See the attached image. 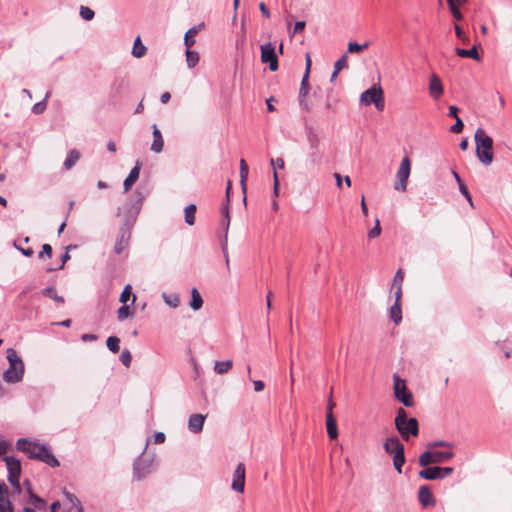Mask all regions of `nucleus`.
<instances>
[{
  "instance_id": "16",
  "label": "nucleus",
  "mask_w": 512,
  "mask_h": 512,
  "mask_svg": "<svg viewBox=\"0 0 512 512\" xmlns=\"http://www.w3.org/2000/svg\"><path fill=\"white\" fill-rule=\"evenodd\" d=\"M429 94L435 100H438L443 94V85L440 78L433 73L429 80Z\"/></svg>"
},
{
  "instance_id": "19",
  "label": "nucleus",
  "mask_w": 512,
  "mask_h": 512,
  "mask_svg": "<svg viewBox=\"0 0 512 512\" xmlns=\"http://www.w3.org/2000/svg\"><path fill=\"white\" fill-rule=\"evenodd\" d=\"M306 138L309 145V150H322L320 136L313 127L307 128Z\"/></svg>"
},
{
  "instance_id": "27",
  "label": "nucleus",
  "mask_w": 512,
  "mask_h": 512,
  "mask_svg": "<svg viewBox=\"0 0 512 512\" xmlns=\"http://www.w3.org/2000/svg\"><path fill=\"white\" fill-rule=\"evenodd\" d=\"M196 210L197 208L195 204H189L184 210L185 223L189 226H192L195 223Z\"/></svg>"
},
{
  "instance_id": "4",
  "label": "nucleus",
  "mask_w": 512,
  "mask_h": 512,
  "mask_svg": "<svg viewBox=\"0 0 512 512\" xmlns=\"http://www.w3.org/2000/svg\"><path fill=\"white\" fill-rule=\"evenodd\" d=\"M383 449L386 454L392 456L393 466L395 470L401 474L402 467L405 464V450L404 445L396 435L387 437L383 443Z\"/></svg>"
},
{
  "instance_id": "44",
  "label": "nucleus",
  "mask_w": 512,
  "mask_h": 512,
  "mask_svg": "<svg viewBox=\"0 0 512 512\" xmlns=\"http://www.w3.org/2000/svg\"><path fill=\"white\" fill-rule=\"evenodd\" d=\"M94 11L87 6L80 7V16L86 21H90L94 18Z\"/></svg>"
},
{
  "instance_id": "43",
  "label": "nucleus",
  "mask_w": 512,
  "mask_h": 512,
  "mask_svg": "<svg viewBox=\"0 0 512 512\" xmlns=\"http://www.w3.org/2000/svg\"><path fill=\"white\" fill-rule=\"evenodd\" d=\"M368 43L365 42L364 44H358L356 42H349L348 43V52L349 53H358L368 47Z\"/></svg>"
},
{
  "instance_id": "63",
  "label": "nucleus",
  "mask_w": 512,
  "mask_h": 512,
  "mask_svg": "<svg viewBox=\"0 0 512 512\" xmlns=\"http://www.w3.org/2000/svg\"><path fill=\"white\" fill-rule=\"evenodd\" d=\"M305 22L304 21H297L294 25V33H301L305 29Z\"/></svg>"
},
{
  "instance_id": "42",
  "label": "nucleus",
  "mask_w": 512,
  "mask_h": 512,
  "mask_svg": "<svg viewBox=\"0 0 512 512\" xmlns=\"http://www.w3.org/2000/svg\"><path fill=\"white\" fill-rule=\"evenodd\" d=\"M128 246V238H125L124 235L120 237L114 247V251L116 254H121L124 249Z\"/></svg>"
},
{
  "instance_id": "47",
  "label": "nucleus",
  "mask_w": 512,
  "mask_h": 512,
  "mask_svg": "<svg viewBox=\"0 0 512 512\" xmlns=\"http://www.w3.org/2000/svg\"><path fill=\"white\" fill-rule=\"evenodd\" d=\"M120 360L125 367H129L132 361V355L128 349H124L120 355Z\"/></svg>"
},
{
  "instance_id": "39",
  "label": "nucleus",
  "mask_w": 512,
  "mask_h": 512,
  "mask_svg": "<svg viewBox=\"0 0 512 512\" xmlns=\"http://www.w3.org/2000/svg\"><path fill=\"white\" fill-rule=\"evenodd\" d=\"M119 344H120V339L116 336H110L106 340L107 348L113 353L119 352V350H120Z\"/></svg>"
},
{
  "instance_id": "54",
  "label": "nucleus",
  "mask_w": 512,
  "mask_h": 512,
  "mask_svg": "<svg viewBox=\"0 0 512 512\" xmlns=\"http://www.w3.org/2000/svg\"><path fill=\"white\" fill-rule=\"evenodd\" d=\"M270 164H271L274 172H276V168L283 169L285 166L283 158L271 159Z\"/></svg>"
},
{
  "instance_id": "51",
  "label": "nucleus",
  "mask_w": 512,
  "mask_h": 512,
  "mask_svg": "<svg viewBox=\"0 0 512 512\" xmlns=\"http://www.w3.org/2000/svg\"><path fill=\"white\" fill-rule=\"evenodd\" d=\"M463 128H464L463 121L460 118H457L456 122L451 126L450 131L452 133L458 134V133L462 132Z\"/></svg>"
},
{
  "instance_id": "15",
  "label": "nucleus",
  "mask_w": 512,
  "mask_h": 512,
  "mask_svg": "<svg viewBox=\"0 0 512 512\" xmlns=\"http://www.w3.org/2000/svg\"><path fill=\"white\" fill-rule=\"evenodd\" d=\"M324 158V152L322 150H309L306 155L305 163L309 170L320 167Z\"/></svg>"
},
{
  "instance_id": "52",
  "label": "nucleus",
  "mask_w": 512,
  "mask_h": 512,
  "mask_svg": "<svg viewBox=\"0 0 512 512\" xmlns=\"http://www.w3.org/2000/svg\"><path fill=\"white\" fill-rule=\"evenodd\" d=\"M381 233V228L379 224V220H376L375 226L368 232V237L373 239L379 236Z\"/></svg>"
},
{
  "instance_id": "49",
  "label": "nucleus",
  "mask_w": 512,
  "mask_h": 512,
  "mask_svg": "<svg viewBox=\"0 0 512 512\" xmlns=\"http://www.w3.org/2000/svg\"><path fill=\"white\" fill-rule=\"evenodd\" d=\"M28 494L31 499V502L35 505L36 508H39V505L44 504V500L42 498H40L39 496H37L36 494H34L31 490V488H28Z\"/></svg>"
},
{
  "instance_id": "48",
  "label": "nucleus",
  "mask_w": 512,
  "mask_h": 512,
  "mask_svg": "<svg viewBox=\"0 0 512 512\" xmlns=\"http://www.w3.org/2000/svg\"><path fill=\"white\" fill-rule=\"evenodd\" d=\"M403 280H404V272L402 271V269H398V271L396 272L394 279H393L392 288L402 287Z\"/></svg>"
},
{
  "instance_id": "14",
  "label": "nucleus",
  "mask_w": 512,
  "mask_h": 512,
  "mask_svg": "<svg viewBox=\"0 0 512 512\" xmlns=\"http://www.w3.org/2000/svg\"><path fill=\"white\" fill-rule=\"evenodd\" d=\"M261 49V60L264 64H278L277 55L275 53V47L272 43L268 42L260 47Z\"/></svg>"
},
{
  "instance_id": "3",
  "label": "nucleus",
  "mask_w": 512,
  "mask_h": 512,
  "mask_svg": "<svg viewBox=\"0 0 512 512\" xmlns=\"http://www.w3.org/2000/svg\"><path fill=\"white\" fill-rule=\"evenodd\" d=\"M7 360L9 367L3 372V380L6 383H18L24 376V363L16 350L13 348L7 349Z\"/></svg>"
},
{
  "instance_id": "41",
  "label": "nucleus",
  "mask_w": 512,
  "mask_h": 512,
  "mask_svg": "<svg viewBox=\"0 0 512 512\" xmlns=\"http://www.w3.org/2000/svg\"><path fill=\"white\" fill-rule=\"evenodd\" d=\"M131 316L130 307L127 304H123L118 310H117V319L119 321H124L128 317Z\"/></svg>"
},
{
  "instance_id": "55",
  "label": "nucleus",
  "mask_w": 512,
  "mask_h": 512,
  "mask_svg": "<svg viewBox=\"0 0 512 512\" xmlns=\"http://www.w3.org/2000/svg\"><path fill=\"white\" fill-rule=\"evenodd\" d=\"M13 245L17 250H19L26 257H31L34 254V251L32 248H23V247L19 246L16 241H14Z\"/></svg>"
},
{
  "instance_id": "31",
  "label": "nucleus",
  "mask_w": 512,
  "mask_h": 512,
  "mask_svg": "<svg viewBox=\"0 0 512 512\" xmlns=\"http://www.w3.org/2000/svg\"><path fill=\"white\" fill-rule=\"evenodd\" d=\"M80 158V153L77 150H71L66 160L64 161V167L66 170H70Z\"/></svg>"
},
{
  "instance_id": "64",
  "label": "nucleus",
  "mask_w": 512,
  "mask_h": 512,
  "mask_svg": "<svg viewBox=\"0 0 512 512\" xmlns=\"http://www.w3.org/2000/svg\"><path fill=\"white\" fill-rule=\"evenodd\" d=\"M253 386H254V391L255 392H260L264 389L265 385H264V382L261 381V380H254L253 381Z\"/></svg>"
},
{
  "instance_id": "9",
  "label": "nucleus",
  "mask_w": 512,
  "mask_h": 512,
  "mask_svg": "<svg viewBox=\"0 0 512 512\" xmlns=\"http://www.w3.org/2000/svg\"><path fill=\"white\" fill-rule=\"evenodd\" d=\"M143 453L133 463V475L137 480H142L152 472L153 460L143 458Z\"/></svg>"
},
{
  "instance_id": "22",
  "label": "nucleus",
  "mask_w": 512,
  "mask_h": 512,
  "mask_svg": "<svg viewBox=\"0 0 512 512\" xmlns=\"http://www.w3.org/2000/svg\"><path fill=\"white\" fill-rule=\"evenodd\" d=\"M467 1L468 0H447L450 12L455 20H462L463 15L460 12L459 7L467 3Z\"/></svg>"
},
{
  "instance_id": "29",
  "label": "nucleus",
  "mask_w": 512,
  "mask_h": 512,
  "mask_svg": "<svg viewBox=\"0 0 512 512\" xmlns=\"http://www.w3.org/2000/svg\"><path fill=\"white\" fill-rule=\"evenodd\" d=\"M233 366L232 360H226V361H216L214 364V371L217 374H224L227 373Z\"/></svg>"
},
{
  "instance_id": "36",
  "label": "nucleus",
  "mask_w": 512,
  "mask_h": 512,
  "mask_svg": "<svg viewBox=\"0 0 512 512\" xmlns=\"http://www.w3.org/2000/svg\"><path fill=\"white\" fill-rule=\"evenodd\" d=\"M240 183H241V186H242V190L243 192H245L246 190V180H247V177H248V166L245 162L244 159H241L240 160Z\"/></svg>"
},
{
  "instance_id": "62",
  "label": "nucleus",
  "mask_w": 512,
  "mask_h": 512,
  "mask_svg": "<svg viewBox=\"0 0 512 512\" xmlns=\"http://www.w3.org/2000/svg\"><path fill=\"white\" fill-rule=\"evenodd\" d=\"M165 434L163 432H157L154 435V443L155 444H161L165 441Z\"/></svg>"
},
{
  "instance_id": "37",
  "label": "nucleus",
  "mask_w": 512,
  "mask_h": 512,
  "mask_svg": "<svg viewBox=\"0 0 512 512\" xmlns=\"http://www.w3.org/2000/svg\"><path fill=\"white\" fill-rule=\"evenodd\" d=\"M162 298L164 300V302L172 307V308H177L180 304V298H179V295L176 294V293H173V294H166V293H163L162 294Z\"/></svg>"
},
{
  "instance_id": "38",
  "label": "nucleus",
  "mask_w": 512,
  "mask_h": 512,
  "mask_svg": "<svg viewBox=\"0 0 512 512\" xmlns=\"http://www.w3.org/2000/svg\"><path fill=\"white\" fill-rule=\"evenodd\" d=\"M435 463H443L454 457L452 451H433Z\"/></svg>"
},
{
  "instance_id": "45",
  "label": "nucleus",
  "mask_w": 512,
  "mask_h": 512,
  "mask_svg": "<svg viewBox=\"0 0 512 512\" xmlns=\"http://www.w3.org/2000/svg\"><path fill=\"white\" fill-rule=\"evenodd\" d=\"M409 418L407 417V412L403 408H399L397 410V415L395 417V426H398L400 424H403L405 421H408Z\"/></svg>"
},
{
  "instance_id": "13",
  "label": "nucleus",
  "mask_w": 512,
  "mask_h": 512,
  "mask_svg": "<svg viewBox=\"0 0 512 512\" xmlns=\"http://www.w3.org/2000/svg\"><path fill=\"white\" fill-rule=\"evenodd\" d=\"M245 485V465L239 463L233 474L232 489L236 492L242 493Z\"/></svg>"
},
{
  "instance_id": "2",
  "label": "nucleus",
  "mask_w": 512,
  "mask_h": 512,
  "mask_svg": "<svg viewBox=\"0 0 512 512\" xmlns=\"http://www.w3.org/2000/svg\"><path fill=\"white\" fill-rule=\"evenodd\" d=\"M476 156L478 160L488 166L493 162V140L483 128L475 131Z\"/></svg>"
},
{
  "instance_id": "33",
  "label": "nucleus",
  "mask_w": 512,
  "mask_h": 512,
  "mask_svg": "<svg viewBox=\"0 0 512 512\" xmlns=\"http://www.w3.org/2000/svg\"><path fill=\"white\" fill-rule=\"evenodd\" d=\"M130 298H132L131 299V303L133 304L135 302V300H136V296L134 294H132V287H131V285L127 284L124 287V289H123V291H122V293L120 295L119 301L121 303H123V304H126L130 300Z\"/></svg>"
},
{
  "instance_id": "56",
  "label": "nucleus",
  "mask_w": 512,
  "mask_h": 512,
  "mask_svg": "<svg viewBox=\"0 0 512 512\" xmlns=\"http://www.w3.org/2000/svg\"><path fill=\"white\" fill-rule=\"evenodd\" d=\"M51 257L52 255V247L50 244H43L42 251L39 253V258H43L44 256Z\"/></svg>"
},
{
  "instance_id": "40",
  "label": "nucleus",
  "mask_w": 512,
  "mask_h": 512,
  "mask_svg": "<svg viewBox=\"0 0 512 512\" xmlns=\"http://www.w3.org/2000/svg\"><path fill=\"white\" fill-rule=\"evenodd\" d=\"M49 97H50V92H47L45 95V98L42 101L37 102L33 105L32 112L37 115L42 114L46 109V101Z\"/></svg>"
},
{
  "instance_id": "25",
  "label": "nucleus",
  "mask_w": 512,
  "mask_h": 512,
  "mask_svg": "<svg viewBox=\"0 0 512 512\" xmlns=\"http://www.w3.org/2000/svg\"><path fill=\"white\" fill-rule=\"evenodd\" d=\"M189 305L194 311L201 309V307L203 306V299L197 288L191 289V301Z\"/></svg>"
},
{
  "instance_id": "11",
  "label": "nucleus",
  "mask_w": 512,
  "mask_h": 512,
  "mask_svg": "<svg viewBox=\"0 0 512 512\" xmlns=\"http://www.w3.org/2000/svg\"><path fill=\"white\" fill-rule=\"evenodd\" d=\"M222 214L224 216V219L222 220V227L224 229V239L221 241V247L222 251L224 253L226 265L229 266V257L227 252V234L230 226V216H229V207L228 205H223L222 207Z\"/></svg>"
},
{
  "instance_id": "23",
  "label": "nucleus",
  "mask_w": 512,
  "mask_h": 512,
  "mask_svg": "<svg viewBox=\"0 0 512 512\" xmlns=\"http://www.w3.org/2000/svg\"><path fill=\"white\" fill-rule=\"evenodd\" d=\"M326 428L329 438L336 439L338 437V428L333 413L326 414Z\"/></svg>"
},
{
  "instance_id": "28",
  "label": "nucleus",
  "mask_w": 512,
  "mask_h": 512,
  "mask_svg": "<svg viewBox=\"0 0 512 512\" xmlns=\"http://www.w3.org/2000/svg\"><path fill=\"white\" fill-rule=\"evenodd\" d=\"M146 46L141 42L140 37H136L134 40V45L132 48V55L136 58H140L145 55L146 53Z\"/></svg>"
},
{
  "instance_id": "53",
  "label": "nucleus",
  "mask_w": 512,
  "mask_h": 512,
  "mask_svg": "<svg viewBox=\"0 0 512 512\" xmlns=\"http://www.w3.org/2000/svg\"><path fill=\"white\" fill-rule=\"evenodd\" d=\"M436 447L453 448V444H451L450 442H446V441H435V442H432V443L428 444V449H433V448H436Z\"/></svg>"
},
{
  "instance_id": "10",
  "label": "nucleus",
  "mask_w": 512,
  "mask_h": 512,
  "mask_svg": "<svg viewBox=\"0 0 512 512\" xmlns=\"http://www.w3.org/2000/svg\"><path fill=\"white\" fill-rule=\"evenodd\" d=\"M404 441H408L410 437H416L419 434V423L416 418H409L403 424L395 426Z\"/></svg>"
},
{
  "instance_id": "60",
  "label": "nucleus",
  "mask_w": 512,
  "mask_h": 512,
  "mask_svg": "<svg viewBox=\"0 0 512 512\" xmlns=\"http://www.w3.org/2000/svg\"><path fill=\"white\" fill-rule=\"evenodd\" d=\"M309 87L300 86L299 90V102L302 105L304 103V99L308 94Z\"/></svg>"
},
{
  "instance_id": "6",
  "label": "nucleus",
  "mask_w": 512,
  "mask_h": 512,
  "mask_svg": "<svg viewBox=\"0 0 512 512\" xmlns=\"http://www.w3.org/2000/svg\"><path fill=\"white\" fill-rule=\"evenodd\" d=\"M360 103L365 106L374 104L377 110H384L385 101L382 88L379 85H373L365 90L360 96Z\"/></svg>"
},
{
  "instance_id": "1",
  "label": "nucleus",
  "mask_w": 512,
  "mask_h": 512,
  "mask_svg": "<svg viewBox=\"0 0 512 512\" xmlns=\"http://www.w3.org/2000/svg\"><path fill=\"white\" fill-rule=\"evenodd\" d=\"M18 450L26 453L30 459H36L50 467H58L60 465L58 459L52 453L51 449L45 445L37 442L28 441L25 438H20L16 442Z\"/></svg>"
},
{
  "instance_id": "59",
  "label": "nucleus",
  "mask_w": 512,
  "mask_h": 512,
  "mask_svg": "<svg viewBox=\"0 0 512 512\" xmlns=\"http://www.w3.org/2000/svg\"><path fill=\"white\" fill-rule=\"evenodd\" d=\"M66 496L69 499V501L71 502V507L81 506L79 499L75 495H73L71 493H66Z\"/></svg>"
},
{
  "instance_id": "34",
  "label": "nucleus",
  "mask_w": 512,
  "mask_h": 512,
  "mask_svg": "<svg viewBox=\"0 0 512 512\" xmlns=\"http://www.w3.org/2000/svg\"><path fill=\"white\" fill-rule=\"evenodd\" d=\"M199 29H200V26L199 27L194 26V27L190 28L185 33L184 43H185L187 48H190L195 43L194 37L199 32Z\"/></svg>"
},
{
  "instance_id": "30",
  "label": "nucleus",
  "mask_w": 512,
  "mask_h": 512,
  "mask_svg": "<svg viewBox=\"0 0 512 512\" xmlns=\"http://www.w3.org/2000/svg\"><path fill=\"white\" fill-rule=\"evenodd\" d=\"M390 318L391 320L396 324H400L402 321V311H401V304L400 303H394L390 308Z\"/></svg>"
},
{
  "instance_id": "24",
  "label": "nucleus",
  "mask_w": 512,
  "mask_h": 512,
  "mask_svg": "<svg viewBox=\"0 0 512 512\" xmlns=\"http://www.w3.org/2000/svg\"><path fill=\"white\" fill-rule=\"evenodd\" d=\"M419 476L425 480H439L441 479L440 471L438 466L426 467L419 472Z\"/></svg>"
},
{
  "instance_id": "26",
  "label": "nucleus",
  "mask_w": 512,
  "mask_h": 512,
  "mask_svg": "<svg viewBox=\"0 0 512 512\" xmlns=\"http://www.w3.org/2000/svg\"><path fill=\"white\" fill-rule=\"evenodd\" d=\"M418 463L420 466L425 467V468L428 467L430 464H434L435 460H434L432 449H429V450L423 452L419 456Z\"/></svg>"
},
{
  "instance_id": "5",
  "label": "nucleus",
  "mask_w": 512,
  "mask_h": 512,
  "mask_svg": "<svg viewBox=\"0 0 512 512\" xmlns=\"http://www.w3.org/2000/svg\"><path fill=\"white\" fill-rule=\"evenodd\" d=\"M4 461L8 471V481L12 486L11 496L19 495L22 491L20 485L21 463L13 456L4 457Z\"/></svg>"
},
{
  "instance_id": "20",
  "label": "nucleus",
  "mask_w": 512,
  "mask_h": 512,
  "mask_svg": "<svg viewBox=\"0 0 512 512\" xmlns=\"http://www.w3.org/2000/svg\"><path fill=\"white\" fill-rule=\"evenodd\" d=\"M140 169H141V163H140V161H136L135 166L131 169L129 175L124 180L123 186H124L125 192L130 190L131 187L133 186V184L138 180L139 174H140Z\"/></svg>"
},
{
  "instance_id": "18",
  "label": "nucleus",
  "mask_w": 512,
  "mask_h": 512,
  "mask_svg": "<svg viewBox=\"0 0 512 512\" xmlns=\"http://www.w3.org/2000/svg\"><path fill=\"white\" fill-rule=\"evenodd\" d=\"M205 419H206L205 415L198 414V413L192 414L188 420V429L192 433H195V434L200 433L203 430V425H204Z\"/></svg>"
},
{
  "instance_id": "17",
  "label": "nucleus",
  "mask_w": 512,
  "mask_h": 512,
  "mask_svg": "<svg viewBox=\"0 0 512 512\" xmlns=\"http://www.w3.org/2000/svg\"><path fill=\"white\" fill-rule=\"evenodd\" d=\"M418 499L423 507L434 506L435 498L428 486H420L418 491Z\"/></svg>"
},
{
  "instance_id": "58",
  "label": "nucleus",
  "mask_w": 512,
  "mask_h": 512,
  "mask_svg": "<svg viewBox=\"0 0 512 512\" xmlns=\"http://www.w3.org/2000/svg\"><path fill=\"white\" fill-rule=\"evenodd\" d=\"M439 471H440V475H441V479H444L448 476H450L454 469L452 467H439Z\"/></svg>"
},
{
  "instance_id": "35",
  "label": "nucleus",
  "mask_w": 512,
  "mask_h": 512,
  "mask_svg": "<svg viewBox=\"0 0 512 512\" xmlns=\"http://www.w3.org/2000/svg\"><path fill=\"white\" fill-rule=\"evenodd\" d=\"M456 53L457 55H459L460 57H469V58H473L477 61H479V54H478V51L476 49L475 46H473L471 49H456Z\"/></svg>"
},
{
  "instance_id": "46",
  "label": "nucleus",
  "mask_w": 512,
  "mask_h": 512,
  "mask_svg": "<svg viewBox=\"0 0 512 512\" xmlns=\"http://www.w3.org/2000/svg\"><path fill=\"white\" fill-rule=\"evenodd\" d=\"M186 59L188 64H197L200 58L198 52L190 50V48H187Z\"/></svg>"
},
{
  "instance_id": "7",
  "label": "nucleus",
  "mask_w": 512,
  "mask_h": 512,
  "mask_svg": "<svg viewBox=\"0 0 512 512\" xmlns=\"http://www.w3.org/2000/svg\"><path fill=\"white\" fill-rule=\"evenodd\" d=\"M393 384L395 398L405 407H412L414 405L413 395L407 388L405 380L395 374Z\"/></svg>"
},
{
  "instance_id": "32",
  "label": "nucleus",
  "mask_w": 512,
  "mask_h": 512,
  "mask_svg": "<svg viewBox=\"0 0 512 512\" xmlns=\"http://www.w3.org/2000/svg\"><path fill=\"white\" fill-rule=\"evenodd\" d=\"M41 294L43 296H46V297H49L51 299H53L54 301L60 303V304H63L64 303V298L62 296H59L57 294V291L54 287H46L44 288L42 291H41Z\"/></svg>"
},
{
  "instance_id": "21",
  "label": "nucleus",
  "mask_w": 512,
  "mask_h": 512,
  "mask_svg": "<svg viewBox=\"0 0 512 512\" xmlns=\"http://www.w3.org/2000/svg\"><path fill=\"white\" fill-rule=\"evenodd\" d=\"M152 128L153 142L151 144V150L155 153H160L162 152L164 146L163 137L156 124H154Z\"/></svg>"
},
{
  "instance_id": "57",
  "label": "nucleus",
  "mask_w": 512,
  "mask_h": 512,
  "mask_svg": "<svg viewBox=\"0 0 512 512\" xmlns=\"http://www.w3.org/2000/svg\"><path fill=\"white\" fill-rule=\"evenodd\" d=\"M279 186H280V183H279V179H278V174H277V172H274L273 173V194L275 197H278V195H279Z\"/></svg>"
},
{
  "instance_id": "8",
  "label": "nucleus",
  "mask_w": 512,
  "mask_h": 512,
  "mask_svg": "<svg viewBox=\"0 0 512 512\" xmlns=\"http://www.w3.org/2000/svg\"><path fill=\"white\" fill-rule=\"evenodd\" d=\"M411 162L409 157L405 156L397 171V182L394 185V189L397 191L404 192L407 189V181L410 176Z\"/></svg>"
},
{
  "instance_id": "61",
  "label": "nucleus",
  "mask_w": 512,
  "mask_h": 512,
  "mask_svg": "<svg viewBox=\"0 0 512 512\" xmlns=\"http://www.w3.org/2000/svg\"><path fill=\"white\" fill-rule=\"evenodd\" d=\"M10 448V443L5 440H0V456L7 453Z\"/></svg>"
},
{
  "instance_id": "50",
  "label": "nucleus",
  "mask_w": 512,
  "mask_h": 512,
  "mask_svg": "<svg viewBox=\"0 0 512 512\" xmlns=\"http://www.w3.org/2000/svg\"><path fill=\"white\" fill-rule=\"evenodd\" d=\"M459 190H460L461 194H462V195L466 198V200L469 202V204H470L471 206H473L472 197H471V194H470V193H469V191H468L467 186H466L464 183H460Z\"/></svg>"
},
{
  "instance_id": "12",
  "label": "nucleus",
  "mask_w": 512,
  "mask_h": 512,
  "mask_svg": "<svg viewBox=\"0 0 512 512\" xmlns=\"http://www.w3.org/2000/svg\"><path fill=\"white\" fill-rule=\"evenodd\" d=\"M11 492L8 491L6 484L0 481V512H14L11 499Z\"/></svg>"
}]
</instances>
